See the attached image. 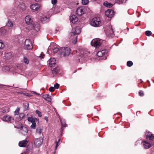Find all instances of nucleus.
Instances as JSON below:
<instances>
[{"mask_svg":"<svg viewBox=\"0 0 154 154\" xmlns=\"http://www.w3.org/2000/svg\"><path fill=\"white\" fill-rule=\"evenodd\" d=\"M36 2H38L40 1L41 0H35Z\"/></svg>","mask_w":154,"mask_h":154,"instance_id":"56","label":"nucleus"},{"mask_svg":"<svg viewBox=\"0 0 154 154\" xmlns=\"http://www.w3.org/2000/svg\"><path fill=\"white\" fill-rule=\"evenodd\" d=\"M87 53H85V54L83 55V57L85 56V57L86 56H87V55L86 54Z\"/></svg>","mask_w":154,"mask_h":154,"instance_id":"54","label":"nucleus"},{"mask_svg":"<svg viewBox=\"0 0 154 154\" xmlns=\"http://www.w3.org/2000/svg\"><path fill=\"white\" fill-rule=\"evenodd\" d=\"M55 90V88L53 87H51L49 89V90L50 92H53Z\"/></svg>","mask_w":154,"mask_h":154,"instance_id":"42","label":"nucleus"},{"mask_svg":"<svg viewBox=\"0 0 154 154\" xmlns=\"http://www.w3.org/2000/svg\"><path fill=\"white\" fill-rule=\"evenodd\" d=\"M146 138L151 141H154V135L151 134L149 132H147L146 133Z\"/></svg>","mask_w":154,"mask_h":154,"instance_id":"12","label":"nucleus"},{"mask_svg":"<svg viewBox=\"0 0 154 154\" xmlns=\"http://www.w3.org/2000/svg\"><path fill=\"white\" fill-rule=\"evenodd\" d=\"M28 141L26 140L20 141L19 143V145L21 147H25L26 146Z\"/></svg>","mask_w":154,"mask_h":154,"instance_id":"14","label":"nucleus"},{"mask_svg":"<svg viewBox=\"0 0 154 154\" xmlns=\"http://www.w3.org/2000/svg\"><path fill=\"white\" fill-rule=\"evenodd\" d=\"M32 94H36L38 95H40L39 94H38L36 92H34V91H32Z\"/></svg>","mask_w":154,"mask_h":154,"instance_id":"49","label":"nucleus"},{"mask_svg":"<svg viewBox=\"0 0 154 154\" xmlns=\"http://www.w3.org/2000/svg\"><path fill=\"white\" fill-rule=\"evenodd\" d=\"M20 108L17 107L14 111V115L15 116L18 115L19 114V112L20 110Z\"/></svg>","mask_w":154,"mask_h":154,"instance_id":"32","label":"nucleus"},{"mask_svg":"<svg viewBox=\"0 0 154 154\" xmlns=\"http://www.w3.org/2000/svg\"><path fill=\"white\" fill-rule=\"evenodd\" d=\"M12 119V118L11 116L8 115H6L3 117L2 119L4 121L8 122L10 121Z\"/></svg>","mask_w":154,"mask_h":154,"instance_id":"17","label":"nucleus"},{"mask_svg":"<svg viewBox=\"0 0 154 154\" xmlns=\"http://www.w3.org/2000/svg\"><path fill=\"white\" fill-rule=\"evenodd\" d=\"M60 141V140H58V141Z\"/></svg>","mask_w":154,"mask_h":154,"instance_id":"58","label":"nucleus"},{"mask_svg":"<svg viewBox=\"0 0 154 154\" xmlns=\"http://www.w3.org/2000/svg\"><path fill=\"white\" fill-rule=\"evenodd\" d=\"M139 95L142 97V96H143L144 95V93H143V91H140L139 93Z\"/></svg>","mask_w":154,"mask_h":154,"instance_id":"45","label":"nucleus"},{"mask_svg":"<svg viewBox=\"0 0 154 154\" xmlns=\"http://www.w3.org/2000/svg\"><path fill=\"white\" fill-rule=\"evenodd\" d=\"M46 100L47 101H49V102L51 101V99L49 97H48V98H47V99H46Z\"/></svg>","mask_w":154,"mask_h":154,"instance_id":"48","label":"nucleus"},{"mask_svg":"<svg viewBox=\"0 0 154 154\" xmlns=\"http://www.w3.org/2000/svg\"><path fill=\"white\" fill-rule=\"evenodd\" d=\"M5 44L2 40H0V49H3L5 47Z\"/></svg>","mask_w":154,"mask_h":154,"instance_id":"30","label":"nucleus"},{"mask_svg":"<svg viewBox=\"0 0 154 154\" xmlns=\"http://www.w3.org/2000/svg\"><path fill=\"white\" fill-rule=\"evenodd\" d=\"M81 32V29L79 27H77L72 30V32L70 33L71 36L77 34H79Z\"/></svg>","mask_w":154,"mask_h":154,"instance_id":"10","label":"nucleus"},{"mask_svg":"<svg viewBox=\"0 0 154 154\" xmlns=\"http://www.w3.org/2000/svg\"><path fill=\"white\" fill-rule=\"evenodd\" d=\"M25 21L26 24L29 25L30 26H31V27L28 29H32L33 28L36 31H37L38 30L39 28L37 27L38 25L36 27L35 26H33L32 25L33 20L31 16L29 15L26 16L25 18Z\"/></svg>","mask_w":154,"mask_h":154,"instance_id":"1","label":"nucleus"},{"mask_svg":"<svg viewBox=\"0 0 154 154\" xmlns=\"http://www.w3.org/2000/svg\"><path fill=\"white\" fill-rule=\"evenodd\" d=\"M27 120L29 122H31L32 123H33V122H38V119L35 118H33L32 117H28Z\"/></svg>","mask_w":154,"mask_h":154,"instance_id":"18","label":"nucleus"},{"mask_svg":"<svg viewBox=\"0 0 154 154\" xmlns=\"http://www.w3.org/2000/svg\"><path fill=\"white\" fill-rule=\"evenodd\" d=\"M56 60L54 58H51L48 61L49 66L51 67L54 66L55 64Z\"/></svg>","mask_w":154,"mask_h":154,"instance_id":"13","label":"nucleus"},{"mask_svg":"<svg viewBox=\"0 0 154 154\" xmlns=\"http://www.w3.org/2000/svg\"><path fill=\"white\" fill-rule=\"evenodd\" d=\"M24 116V114L23 113H21L19 114V119L20 120H21Z\"/></svg>","mask_w":154,"mask_h":154,"instance_id":"36","label":"nucleus"},{"mask_svg":"<svg viewBox=\"0 0 154 154\" xmlns=\"http://www.w3.org/2000/svg\"><path fill=\"white\" fill-rule=\"evenodd\" d=\"M19 8L21 10H24L26 9V6L22 2H20L18 5Z\"/></svg>","mask_w":154,"mask_h":154,"instance_id":"19","label":"nucleus"},{"mask_svg":"<svg viewBox=\"0 0 154 154\" xmlns=\"http://www.w3.org/2000/svg\"><path fill=\"white\" fill-rule=\"evenodd\" d=\"M59 69L58 68H56L54 69V70L52 71V73L54 74H56L58 72Z\"/></svg>","mask_w":154,"mask_h":154,"instance_id":"35","label":"nucleus"},{"mask_svg":"<svg viewBox=\"0 0 154 154\" xmlns=\"http://www.w3.org/2000/svg\"><path fill=\"white\" fill-rule=\"evenodd\" d=\"M89 2L88 0H82V3L83 5H86Z\"/></svg>","mask_w":154,"mask_h":154,"instance_id":"33","label":"nucleus"},{"mask_svg":"<svg viewBox=\"0 0 154 154\" xmlns=\"http://www.w3.org/2000/svg\"><path fill=\"white\" fill-rule=\"evenodd\" d=\"M58 143L57 142H56V149L57 148V145H58Z\"/></svg>","mask_w":154,"mask_h":154,"instance_id":"53","label":"nucleus"},{"mask_svg":"<svg viewBox=\"0 0 154 154\" xmlns=\"http://www.w3.org/2000/svg\"><path fill=\"white\" fill-rule=\"evenodd\" d=\"M10 107L8 106H5L2 109V112L3 113H7L9 111Z\"/></svg>","mask_w":154,"mask_h":154,"instance_id":"22","label":"nucleus"},{"mask_svg":"<svg viewBox=\"0 0 154 154\" xmlns=\"http://www.w3.org/2000/svg\"><path fill=\"white\" fill-rule=\"evenodd\" d=\"M77 37H76V38H75V39L74 40L73 42L74 43V44H75L76 42V41H77Z\"/></svg>","mask_w":154,"mask_h":154,"instance_id":"51","label":"nucleus"},{"mask_svg":"<svg viewBox=\"0 0 154 154\" xmlns=\"http://www.w3.org/2000/svg\"><path fill=\"white\" fill-rule=\"evenodd\" d=\"M23 106L24 107L25 109L27 110L28 109L29 104L27 103H26L24 104Z\"/></svg>","mask_w":154,"mask_h":154,"instance_id":"38","label":"nucleus"},{"mask_svg":"<svg viewBox=\"0 0 154 154\" xmlns=\"http://www.w3.org/2000/svg\"><path fill=\"white\" fill-rule=\"evenodd\" d=\"M5 57L7 59H10L12 57V54L11 53H8L5 54Z\"/></svg>","mask_w":154,"mask_h":154,"instance_id":"25","label":"nucleus"},{"mask_svg":"<svg viewBox=\"0 0 154 154\" xmlns=\"http://www.w3.org/2000/svg\"><path fill=\"white\" fill-rule=\"evenodd\" d=\"M127 29H128V30H129V29H128V27H127Z\"/></svg>","mask_w":154,"mask_h":154,"instance_id":"57","label":"nucleus"},{"mask_svg":"<svg viewBox=\"0 0 154 154\" xmlns=\"http://www.w3.org/2000/svg\"><path fill=\"white\" fill-rule=\"evenodd\" d=\"M83 57H81L80 59H79V61L80 60H81V61H82V60H83L84 58H83Z\"/></svg>","mask_w":154,"mask_h":154,"instance_id":"52","label":"nucleus"},{"mask_svg":"<svg viewBox=\"0 0 154 154\" xmlns=\"http://www.w3.org/2000/svg\"><path fill=\"white\" fill-rule=\"evenodd\" d=\"M49 96L48 94H45L43 95V98L45 100H46L47 98L49 97Z\"/></svg>","mask_w":154,"mask_h":154,"instance_id":"43","label":"nucleus"},{"mask_svg":"<svg viewBox=\"0 0 154 154\" xmlns=\"http://www.w3.org/2000/svg\"><path fill=\"white\" fill-rule=\"evenodd\" d=\"M101 40L99 39H94L91 42V45L95 47H98L101 44Z\"/></svg>","mask_w":154,"mask_h":154,"instance_id":"4","label":"nucleus"},{"mask_svg":"<svg viewBox=\"0 0 154 154\" xmlns=\"http://www.w3.org/2000/svg\"><path fill=\"white\" fill-rule=\"evenodd\" d=\"M48 18L46 17H44L42 18L41 21L43 23H45L48 21Z\"/></svg>","mask_w":154,"mask_h":154,"instance_id":"26","label":"nucleus"},{"mask_svg":"<svg viewBox=\"0 0 154 154\" xmlns=\"http://www.w3.org/2000/svg\"><path fill=\"white\" fill-rule=\"evenodd\" d=\"M142 143L144 148L146 149H148L151 146V144L146 141H143Z\"/></svg>","mask_w":154,"mask_h":154,"instance_id":"16","label":"nucleus"},{"mask_svg":"<svg viewBox=\"0 0 154 154\" xmlns=\"http://www.w3.org/2000/svg\"><path fill=\"white\" fill-rule=\"evenodd\" d=\"M41 7L40 5L35 3L31 5L30 8L31 9L33 12L38 11Z\"/></svg>","mask_w":154,"mask_h":154,"instance_id":"5","label":"nucleus"},{"mask_svg":"<svg viewBox=\"0 0 154 154\" xmlns=\"http://www.w3.org/2000/svg\"><path fill=\"white\" fill-rule=\"evenodd\" d=\"M59 85L57 84V83H56L54 85V88L58 89L59 88Z\"/></svg>","mask_w":154,"mask_h":154,"instance_id":"44","label":"nucleus"},{"mask_svg":"<svg viewBox=\"0 0 154 154\" xmlns=\"http://www.w3.org/2000/svg\"><path fill=\"white\" fill-rule=\"evenodd\" d=\"M52 45H51L49 47V48H48V50H49L50 49L52 48V49L53 52L54 53H57L58 51H59V49L57 47H55L54 48H53L52 47Z\"/></svg>","mask_w":154,"mask_h":154,"instance_id":"21","label":"nucleus"},{"mask_svg":"<svg viewBox=\"0 0 154 154\" xmlns=\"http://www.w3.org/2000/svg\"><path fill=\"white\" fill-rule=\"evenodd\" d=\"M21 132L23 135L27 134L28 131L26 128L24 127L23 125H21Z\"/></svg>","mask_w":154,"mask_h":154,"instance_id":"15","label":"nucleus"},{"mask_svg":"<svg viewBox=\"0 0 154 154\" xmlns=\"http://www.w3.org/2000/svg\"><path fill=\"white\" fill-rule=\"evenodd\" d=\"M57 2V0H51L52 3L54 5L56 4Z\"/></svg>","mask_w":154,"mask_h":154,"instance_id":"46","label":"nucleus"},{"mask_svg":"<svg viewBox=\"0 0 154 154\" xmlns=\"http://www.w3.org/2000/svg\"><path fill=\"white\" fill-rule=\"evenodd\" d=\"M42 129L40 127H38L36 129V133L38 134H41L42 133Z\"/></svg>","mask_w":154,"mask_h":154,"instance_id":"31","label":"nucleus"},{"mask_svg":"<svg viewBox=\"0 0 154 154\" xmlns=\"http://www.w3.org/2000/svg\"><path fill=\"white\" fill-rule=\"evenodd\" d=\"M22 124H20L18 126H15V127L17 128H20L21 129V125Z\"/></svg>","mask_w":154,"mask_h":154,"instance_id":"47","label":"nucleus"},{"mask_svg":"<svg viewBox=\"0 0 154 154\" xmlns=\"http://www.w3.org/2000/svg\"><path fill=\"white\" fill-rule=\"evenodd\" d=\"M105 53L104 50H102L101 51H98L97 54V56L99 57H101L104 55Z\"/></svg>","mask_w":154,"mask_h":154,"instance_id":"20","label":"nucleus"},{"mask_svg":"<svg viewBox=\"0 0 154 154\" xmlns=\"http://www.w3.org/2000/svg\"><path fill=\"white\" fill-rule=\"evenodd\" d=\"M60 51L61 55L66 56L69 55L70 53L71 50L68 47H63L61 48Z\"/></svg>","mask_w":154,"mask_h":154,"instance_id":"2","label":"nucleus"},{"mask_svg":"<svg viewBox=\"0 0 154 154\" xmlns=\"http://www.w3.org/2000/svg\"><path fill=\"white\" fill-rule=\"evenodd\" d=\"M103 5L109 8L112 7V6L111 4L109 3L106 2L104 3Z\"/></svg>","mask_w":154,"mask_h":154,"instance_id":"29","label":"nucleus"},{"mask_svg":"<svg viewBox=\"0 0 154 154\" xmlns=\"http://www.w3.org/2000/svg\"><path fill=\"white\" fill-rule=\"evenodd\" d=\"M14 24V22L10 20H8L7 24V26L8 27H12L13 26Z\"/></svg>","mask_w":154,"mask_h":154,"instance_id":"27","label":"nucleus"},{"mask_svg":"<svg viewBox=\"0 0 154 154\" xmlns=\"http://www.w3.org/2000/svg\"><path fill=\"white\" fill-rule=\"evenodd\" d=\"M105 15L106 16L109 17L111 18L114 15V11L112 10L108 9L105 12Z\"/></svg>","mask_w":154,"mask_h":154,"instance_id":"11","label":"nucleus"},{"mask_svg":"<svg viewBox=\"0 0 154 154\" xmlns=\"http://www.w3.org/2000/svg\"><path fill=\"white\" fill-rule=\"evenodd\" d=\"M45 119L46 120V121H48V118L47 117H45Z\"/></svg>","mask_w":154,"mask_h":154,"instance_id":"55","label":"nucleus"},{"mask_svg":"<svg viewBox=\"0 0 154 154\" xmlns=\"http://www.w3.org/2000/svg\"><path fill=\"white\" fill-rule=\"evenodd\" d=\"M25 48L28 50H30L32 48L31 42L29 39H26L25 42Z\"/></svg>","mask_w":154,"mask_h":154,"instance_id":"8","label":"nucleus"},{"mask_svg":"<svg viewBox=\"0 0 154 154\" xmlns=\"http://www.w3.org/2000/svg\"><path fill=\"white\" fill-rule=\"evenodd\" d=\"M106 34L108 36L113 37L114 35V32L111 26H109L107 30L105 31Z\"/></svg>","mask_w":154,"mask_h":154,"instance_id":"6","label":"nucleus"},{"mask_svg":"<svg viewBox=\"0 0 154 154\" xmlns=\"http://www.w3.org/2000/svg\"><path fill=\"white\" fill-rule=\"evenodd\" d=\"M133 62L131 61H128L127 62V65L129 67L133 65Z\"/></svg>","mask_w":154,"mask_h":154,"instance_id":"37","label":"nucleus"},{"mask_svg":"<svg viewBox=\"0 0 154 154\" xmlns=\"http://www.w3.org/2000/svg\"><path fill=\"white\" fill-rule=\"evenodd\" d=\"M36 123L35 122L32 123V125H31L30 126V127L32 128H33V129H35L36 127Z\"/></svg>","mask_w":154,"mask_h":154,"instance_id":"34","label":"nucleus"},{"mask_svg":"<svg viewBox=\"0 0 154 154\" xmlns=\"http://www.w3.org/2000/svg\"><path fill=\"white\" fill-rule=\"evenodd\" d=\"M23 61L26 64H28L29 63L28 60L26 57L24 58Z\"/></svg>","mask_w":154,"mask_h":154,"instance_id":"40","label":"nucleus"},{"mask_svg":"<svg viewBox=\"0 0 154 154\" xmlns=\"http://www.w3.org/2000/svg\"><path fill=\"white\" fill-rule=\"evenodd\" d=\"M100 23V19L98 17L93 18L91 22V25L94 27L98 26Z\"/></svg>","mask_w":154,"mask_h":154,"instance_id":"3","label":"nucleus"},{"mask_svg":"<svg viewBox=\"0 0 154 154\" xmlns=\"http://www.w3.org/2000/svg\"><path fill=\"white\" fill-rule=\"evenodd\" d=\"M6 32V30L3 28H1L0 29V35H3Z\"/></svg>","mask_w":154,"mask_h":154,"instance_id":"24","label":"nucleus"},{"mask_svg":"<svg viewBox=\"0 0 154 154\" xmlns=\"http://www.w3.org/2000/svg\"><path fill=\"white\" fill-rule=\"evenodd\" d=\"M70 19L73 23H75L77 20V18L75 15H72L70 17Z\"/></svg>","mask_w":154,"mask_h":154,"instance_id":"23","label":"nucleus"},{"mask_svg":"<svg viewBox=\"0 0 154 154\" xmlns=\"http://www.w3.org/2000/svg\"><path fill=\"white\" fill-rule=\"evenodd\" d=\"M39 57L41 58H43L44 57V55H42V54Z\"/></svg>","mask_w":154,"mask_h":154,"instance_id":"50","label":"nucleus"},{"mask_svg":"<svg viewBox=\"0 0 154 154\" xmlns=\"http://www.w3.org/2000/svg\"><path fill=\"white\" fill-rule=\"evenodd\" d=\"M35 112L36 114H38V116L39 117H41L42 116V114L41 112L38 110H36Z\"/></svg>","mask_w":154,"mask_h":154,"instance_id":"41","label":"nucleus"},{"mask_svg":"<svg viewBox=\"0 0 154 154\" xmlns=\"http://www.w3.org/2000/svg\"><path fill=\"white\" fill-rule=\"evenodd\" d=\"M43 140L42 137L36 139L34 141V145L36 147H38L42 144Z\"/></svg>","mask_w":154,"mask_h":154,"instance_id":"7","label":"nucleus"},{"mask_svg":"<svg viewBox=\"0 0 154 154\" xmlns=\"http://www.w3.org/2000/svg\"><path fill=\"white\" fill-rule=\"evenodd\" d=\"M85 12L84 7H80L77 8L76 11V13L79 16H81Z\"/></svg>","mask_w":154,"mask_h":154,"instance_id":"9","label":"nucleus"},{"mask_svg":"<svg viewBox=\"0 0 154 154\" xmlns=\"http://www.w3.org/2000/svg\"><path fill=\"white\" fill-rule=\"evenodd\" d=\"M2 70L5 72H7L10 70V68L8 66H5L2 68Z\"/></svg>","mask_w":154,"mask_h":154,"instance_id":"28","label":"nucleus"},{"mask_svg":"<svg viewBox=\"0 0 154 154\" xmlns=\"http://www.w3.org/2000/svg\"><path fill=\"white\" fill-rule=\"evenodd\" d=\"M152 34L151 32L150 31H147L146 32V34L147 36H150Z\"/></svg>","mask_w":154,"mask_h":154,"instance_id":"39","label":"nucleus"}]
</instances>
